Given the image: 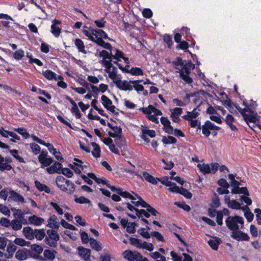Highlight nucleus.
Returning a JSON list of instances; mask_svg holds the SVG:
<instances>
[{"instance_id":"nucleus-1","label":"nucleus","mask_w":261,"mask_h":261,"mask_svg":"<svg viewBox=\"0 0 261 261\" xmlns=\"http://www.w3.org/2000/svg\"><path fill=\"white\" fill-rule=\"evenodd\" d=\"M117 194L124 198H128L132 200L134 206L127 203L126 207L131 212L135 211L136 216L139 218H141L142 220L147 224L148 223V221L144 219L143 217L148 218L150 215L156 216L159 214L155 209L148 205L137 195L135 194L134 196L126 191H121L119 190L117 191Z\"/></svg>"},{"instance_id":"nucleus-2","label":"nucleus","mask_w":261,"mask_h":261,"mask_svg":"<svg viewBox=\"0 0 261 261\" xmlns=\"http://www.w3.org/2000/svg\"><path fill=\"white\" fill-rule=\"evenodd\" d=\"M83 32L91 41L95 42L98 45L109 50L112 49L111 45L109 43L105 42L102 39V38H105L112 40L103 31L88 29L86 28L83 30Z\"/></svg>"},{"instance_id":"nucleus-3","label":"nucleus","mask_w":261,"mask_h":261,"mask_svg":"<svg viewBox=\"0 0 261 261\" xmlns=\"http://www.w3.org/2000/svg\"><path fill=\"white\" fill-rule=\"evenodd\" d=\"M174 65L176 69L179 70L180 77L187 83H191L192 80L189 76V74L191 70L194 69V65L191 62L184 64L181 59L179 58L174 62Z\"/></svg>"},{"instance_id":"nucleus-4","label":"nucleus","mask_w":261,"mask_h":261,"mask_svg":"<svg viewBox=\"0 0 261 261\" xmlns=\"http://www.w3.org/2000/svg\"><path fill=\"white\" fill-rule=\"evenodd\" d=\"M227 227L231 231L244 228V220L243 217L239 216H229L226 221Z\"/></svg>"},{"instance_id":"nucleus-5","label":"nucleus","mask_w":261,"mask_h":261,"mask_svg":"<svg viewBox=\"0 0 261 261\" xmlns=\"http://www.w3.org/2000/svg\"><path fill=\"white\" fill-rule=\"evenodd\" d=\"M140 110L146 115L150 121L155 123H159V116L162 115L160 110L151 105H149L146 108H141Z\"/></svg>"},{"instance_id":"nucleus-6","label":"nucleus","mask_w":261,"mask_h":261,"mask_svg":"<svg viewBox=\"0 0 261 261\" xmlns=\"http://www.w3.org/2000/svg\"><path fill=\"white\" fill-rule=\"evenodd\" d=\"M235 108L239 110V111L243 115L244 119L247 122H256L257 120V115L256 112L253 111L251 109L249 108L241 109L239 107L234 105Z\"/></svg>"},{"instance_id":"nucleus-7","label":"nucleus","mask_w":261,"mask_h":261,"mask_svg":"<svg viewBox=\"0 0 261 261\" xmlns=\"http://www.w3.org/2000/svg\"><path fill=\"white\" fill-rule=\"evenodd\" d=\"M228 178L230 180V185L232 188L231 190L232 194H244L249 195V192L246 187L240 188V182L235 179V176L232 174H228Z\"/></svg>"},{"instance_id":"nucleus-8","label":"nucleus","mask_w":261,"mask_h":261,"mask_svg":"<svg viewBox=\"0 0 261 261\" xmlns=\"http://www.w3.org/2000/svg\"><path fill=\"white\" fill-rule=\"evenodd\" d=\"M199 115V110L194 109L191 112H187V114L184 115L182 117L190 123V125L192 127H195L200 125V122L198 119Z\"/></svg>"},{"instance_id":"nucleus-9","label":"nucleus","mask_w":261,"mask_h":261,"mask_svg":"<svg viewBox=\"0 0 261 261\" xmlns=\"http://www.w3.org/2000/svg\"><path fill=\"white\" fill-rule=\"evenodd\" d=\"M219 164L216 163H211V164L205 163H199L197 165V168L203 174L210 173L214 174L218 170Z\"/></svg>"},{"instance_id":"nucleus-10","label":"nucleus","mask_w":261,"mask_h":261,"mask_svg":"<svg viewBox=\"0 0 261 261\" xmlns=\"http://www.w3.org/2000/svg\"><path fill=\"white\" fill-rule=\"evenodd\" d=\"M57 186L63 191L67 192L69 189L73 191L74 184L69 180H66L64 177L59 176L56 178Z\"/></svg>"},{"instance_id":"nucleus-11","label":"nucleus","mask_w":261,"mask_h":261,"mask_svg":"<svg viewBox=\"0 0 261 261\" xmlns=\"http://www.w3.org/2000/svg\"><path fill=\"white\" fill-rule=\"evenodd\" d=\"M47 237L45 241L48 245L51 247H55L57 242L59 240V236L57 232L53 229H48L47 231Z\"/></svg>"},{"instance_id":"nucleus-12","label":"nucleus","mask_w":261,"mask_h":261,"mask_svg":"<svg viewBox=\"0 0 261 261\" xmlns=\"http://www.w3.org/2000/svg\"><path fill=\"white\" fill-rule=\"evenodd\" d=\"M99 57L102 58V60L100 61V63L105 68L113 65L112 64V54L103 50L99 52Z\"/></svg>"},{"instance_id":"nucleus-13","label":"nucleus","mask_w":261,"mask_h":261,"mask_svg":"<svg viewBox=\"0 0 261 261\" xmlns=\"http://www.w3.org/2000/svg\"><path fill=\"white\" fill-rule=\"evenodd\" d=\"M105 71L108 74V76L115 84L121 77V75L118 74L117 68L113 65L105 69Z\"/></svg>"},{"instance_id":"nucleus-14","label":"nucleus","mask_w":261,"mask_h":261,"mask_svg":"<svg viewBox=\"0 0 261 261\" xmlns=\"http://www.w3.org/2000/svg\"><path fill=\"white\" fill-rule=\"evenodd\" d=\"M231 237L238 241H249L250 237L247 233L244 232L240 229L231 231Z\"/></svg>"},{"instance_id":"nucleus-15","label":"nucleus","mask_w":261,"mask_h":261,"mask_svg":"<svg viewBox=\"0 0 261 261\" xmlns=\"http://www.w3.org/2000/svg\"><path fill=\"white\" fill-rule=\"evenodd\" d=\"M123 255L124 258L128 261H140L141 258V254L140 253L129 250H125Z\"/></svg>"},{"instance_id":"nucleus-16","label":"nucleus","mask_w":261,"mask_h":261,"mask_svg":"<svg viewBox=\"0 0 261 261\" xmlns=\"http://www.w3.org/2000/svg\"><path fill=\"white\" fill-rule=\"evenodd\" d=\"M115 84L119 89L123 91L132 90V81L121 80V77L117 81Z\"/></svg>"},{"instance_id":"nucleus-17","label":"nucleus","mask_w":261,"mask_h":261,"mask_svg":"<svg viewBox=\"0 0 261 261\" xmlns=\"http://www.w3.org/2000/svg\"><path fill=\"white\" fill-rule=\"evenodd\" d=\"M8 201H13L19 203L25 202L23 197L21 195L11 189L9 190Z\"/></svg>"},{"instance_id":"nucleus-18","label":"nucleus","mask_w":261,"mask_h":261,"mask_svg":"<svg viewBox=\"0 0 261 261\" xmlns=\"http://www.w3.org/2000/svg\"><path fill=\"white\" fill-rule=\"evenodd\" d=\"M43 252V248L42 246L34 244L31 247L30 250H29L30 255L34 259H37L39 258V255Z\"/></svg>"},{"instance_id":"nucleus-19","label":"nucleus","mask_w":261,"mask_h":261,"mask_svg":"<svg viewBox=\"0 0 261 261\" xmlns=\"http://www.w3.org/2000/svg\"><path fill=\"white\" fill-rule=\"evenodd\" d=\"M78 254L83 258L84 261H91V250L89 249L85 248L80 246L77 248Z\"/></svg>"},{"instance_id":"nucleus-20","label":"nucleus","mask_w":261,"mask_h":261,"mask_svg":"<svg viewBox=\"0 0 261 261\" xmlns=\"http://www.w3.org/2000/svg\"><path fill=\"white\" fill-rule=\"evenodd\" d=\"M62 168V165L59 162L56 161L52 165L48 167L46 169V172L50 174H53L54 173H61V170Z\"/></svg>"},{"instance_id":"nucleus-21","label":"nucleus","mask_w":261,"mask_h":261,"mask_svg":"<svg viewBox=\"0 0 261 261\" xmlns=\"http://www.w3.org/2000/svg\"><path fill=\"white\" fill-rule=\"evenodd\" d=\"M102 104L108 111L114 113L115 111V107L113 105L112 100L107 96L102 95L101 97Z\"/></svg>"},{"instance_id":"nucleus-22","label":"nucleus","mask_w":261,"mask_h":261,"mask_svg":"<svg viewBox=\"0 0 261 261\" xmlns=\"http://www.w3.org/2000/svg\"><path fill=\"white\" fill-rule=\"evenodd\" d=\"M121 225L126 228V231L130 233H133L136 231V227L137 224L134 222H128V221L125 219H122L120 221Z\"/></svg>"},{"instance_id":"nucleus-23","label":"nucleus","mask_w":261,"mask_h":261,"mask_svg":"<svg viewBox=\"0 0 261 261\" xmlns=\"http://www.w3.org/2000/svg\"><path fill=\"white\" fill-rule=\"evenodd\" d=\"M224 201L227 204L228 206L234 210H242L241 204L239 202H237L236 200L230 199V196L228 195H226L224 196Z\"/></svg>"},{"instance_id":"nucleus-24","label":"nucleus","mask_w":261,"mask_h":261,"mask_svg":"<svg viewBox=\"0 0 261 261\" xmlns=\"http://www.w3.org/2000/svg\"><path fill=\"white\" fill-rule=\"evenodd\" d=\"M170 111L171 113V117L172 120L174 122L178 123L180 121L179 116L182 113V110L179 108H175L172 109H170Z\"/></svg>"},{"instance_id":"nucleus-25","label":"nucleus","mask_w":261,"mask_h":261,"mask_svg":"<svg viewBox=\"0 0 261 261\" xmlns=\"http://www.w3.org/2000/svg\"><path fill=\"white\" fill-rule=\"evenodd\" d=\"M47 226L51 228H58L60 226V223L57 217L53 215L47 220Z\"/></svg>"},{"instance_id":"nucleus-26","label":"nucleus","mask_w":261,"mask_h":261,"mask_svg":"<svg viewBox=\"0 0 261 261\" xmlns=\"http://www.w3.org/2000/svg\"><path fill=\"white\" fill-rule=\"evenodd\" d=\"M29 223L35 226H40L44 222V220L42 218L36 215L30 216L28 218Z\"/></svg>"},{"instance_id":"nucleus-27","label":"nucleus","mask_w":261,"mask_h":261,"mask_svg":"<svg viewBox=\"0 0 261 261\" xmlns=\"http://www.w3.org/2000/svg\"><path fill=\"white\" fill-rule=\"evenodd\" d=\"M117 65L119 66V68L122 71H126L125 68L122 67L120 65L117 64ZM128 73L131 74L133 75H143V72L142 70L139 67L132 68L129 71H127Z\"/></svg>"},{"instance_id":"nucleus-28","label":"nucleus","mask_w":261,"mask_h":261,"mask_svg":"<svg viewBox=\"0 0 261 261\" xmlns=\"http://www.w3.org/2000/svg\"><path fill=\"white\" fill-rule=\"evenodd\" d=\"M207 243L213 250H217L218 246L221 243V240L216 237H211Z\"/></svg>"},{"instance_id":"nucleus-29","label":"nucleus","mask_w":261,"mask_h":261,"mask_svg":"<svg viewBox=\"0 0 261 261\" xmlns=\"http://www.w3.org/2000/svg\"><path fill=\"white\" fill-rule=\"evenodd\" d=\"M15 258L20 261L25 260L27 257V250L26 249H20L16 251Z\"/></svg>"},{"instance_id":"nucleus-30","label":"nucleus","mask_w":261,"mask_h":261,"mask_svg":"<svg viewBox=\"0 0 261 261\" xmlns=\"http://www.w3.org/2000/svg\"><path fill=\"white\" fill-rule=\"evenodd\" d=\"M16 250V247L15 245L12 243L9 244L7 247V253L5 254V257L8 259L12 258Z\"/></svg>"},{"instance_id":"nucleus-31","label":"nucleus","mask_w":261,"mask_h":261,"mask_svg":"<svg viewBox=\"0 0 261 261\" xmlns=\"http://www.w3.org/2000/svg\"><path fill=\"white\" fill-rule=\"evenodd\" d=\"M112 57L114 59H117L118 61H120L121 59H122L124 61L128 64V59L123 56V54L121 51L116 49L114 50L113 53H112Z\"/></svg>"},{"instance_id":"nucleus-32","label":"nucleus","mask_w":261,"mask_h":261,"mask_svg":"<svg viewBox=\"0 0 261 261\" xmlns=\"http://www.w3.org/2000/svg\"><path fill=\"white\" fill-rule=\"evenodd\" d=\"M89 243L91 247L96 251H100L102 249V244L92 238H90Z\"/></svg>"},{"instance_id":"nucleus-33","label":"nucleus","mask_w":261,"mask_h":261,"mask_svg":"<svg viewBox=\"0 0 261 261\" xmlns=\"http://www.w3.org/2000/svg\"><path fill=\"white\" fill-rule=\"evenodd\" d=\"M140 176L153 185H156L158 183V178H155L147 172H143Z\"/></svg>"},{"instance_id":"nucleus-34","label":"nucleus","mask_w":261,"mask_h":261,"mask_svg":"<svg viewBox=\"0 0 261 261\" xmlns=\"http://www.w3.org/2000/svg\"><path fill=\"white\" fill-rule=\"evenodd\" d=\"M35 230H33L30 227H25L23 229V233L25 238L28 239L32 240L34 239Z\"/></svg>"},{"instance_id":"nucleus-35","label":"nucleus","mask_w":261,"mask_h":261,"mask_svg":"<svg viewBox=\"0 0 261 261\" xmlns=\"http://www.w3.org/2000/svg\"><path fill=\"white\" fill-rule=\"evenodd\" d=\"M35 185L37 189L40 192H45L46 193H49L50 192V189L48 187L38 180L35 181Z\"/></svg>"},{"instance_id":"nucleus-36","label":"nucleus","mask_w":261,"mask_h":261,"mask_svg":"<svg viewBox=\"0 0 261 261\" xmlns=\"http://www.w3.org/2000/svg\"><path fill=\"white\" fill-rule=\"evenodd\" d=\"M242 210L244 212V216L246 219L247 220L248 222H251L253 219V214L250 211L248 207L246 206H243L242 208Z\"/></svg>"},{"instance_id":"nucleus-37","label":"nucleus","mask_w":261,"mask_h":261,"mask_svg":"<svg viewBox=\"0 0 261 261\" xmlns=\"http://www.w3.org/2000/svg\"><path fill=\"white\" fill-rule=\"evenodd\" d=\"M87 175L90 178L94 179L97 183L101 184L102 185H108L107 180L104 177L98 178L93 173H88Z\"/></svg>"},{"instance_id":"nucleus-38","label":"nucleus","mask_w":261,"mask_h":261,"mask_svg":"<svg viewBox=\"0 0 261 261\" xmlns=\"http://www.w3.org/2000/svg\"><path fill=\"white\" fill-rule=\"evenodd\" d=\"M142 82V80L132 81V90L134 88L138 92L143 91L144 90V87L140 84Z\"/></svg>"},{"instance_id":"nucleus-39","label":"nucleus","mask_w":261,"mask_h":261,"mask_svg":"<svg viewBox=\"0 0 261 261\" xmlns=\"http://www.w3.org/2000/svg\"><path fill=\"white\" fill-rule=\"evenodd\" d=\"M150 228L147 226L146 228H141L138 230V232L143 238L149 239L151 237V233H149L148 230Z\"/></svg>"},{"instance_id":"nucleus-40","label":"nucleus","mask_w":261,"mask_h":261,"mask_svg":"<svg viewBox=\"0 0 261 261\" xmlns=\"http://www.w3.org/2000/svg\"><path fill=\"white\" fill-rule=\"evenodd\" d=\"M43 76L49 80H55L57 77V74L50 70H46L42 72Z\"/></svg>"},{"instance_id":"nucleus-41","label":"nucleus","mask_w":261,"mask_h":261,"mask_svg":"<svg viewBox=\"0 0 261 261\" xmlns=\"http://www.w3.org/2000/svg\"><path fill=\"white\" fill-rule=\"evenodd\" d=\"M34 238H36L38 240H42L45 237V230L43 229H35V232L34 233Z\"/></svg>"},{"instance_id":"nucleus-42","label":"nucleus","mask_w":261,"mask_h":261,"mask_svg":"<svg viewBox=\"0 0 261 261\" xmlns=\"http://www.w3.org/2000/svg\"><path fill=\"white\" fill-rule=\"evenodd\" d=\"M56 253L55 251L49 249L45 250L43 252L44 257L50 260H53L55 258Z\"/></svg>"},{"instance_id":"nucleus-43","label":"nucleus","mask_w":261,"mask_h":261,"mask_svg":"<svg viewBox=\"0 0 261 261\" xmlns=\"http://www.w3.org/2000/svg\"><path fill=\"white\" fill-rule=\"evenodd\" d=\"M74 44L79 49V51L86 53L85 45L81 39H76L74 41Z\"/></svg>"},{"instance_id":"nucleus-44","label":"nucleus","mask_w":261,"mask_h":261,"mask_svg":"<svg viewBox=\"0 0 261 261\" xmlns=\"http://www.w3.org/2000/svg\"><path fill=\"white\" fill-rule=\"evenodd\" d=\"M91 145L93 147V150L92 151L93 155L95 158H99L100 156V150L98 145L95 142H92Z\"/></svg>"},{"instance_id":"nucleus-45","label":"nucleus","mask_w":261,"mask_h":261,"mask_svg":"<svg viewBox=\"0 0 261 261\" xmlns=\"http://www.w3.org/2000/svg\"><path fill=\"white\" fill-rule=\"evenodd\" d=\"M162 141L164 144H174L176 142V139L171 136H168L167 137H163L162 139Z\"/></svg>"},{"instance_id":"nucleus-46","label":"nucleus","mask_w":261,"mask_h":261,"mask_svg":"<svg viewBox=\"0 0 261 261\" xmlns=\"http://www.w3.org/2000/svg\"><path fill=\"white\" fill-rule=\"evenodd\" d=\"M130 243L138 248H142L143 242L138 239L132 238L129 240Z\"/></svg>"},{"instance_id":"nucleus-47","label":"nucleus","mask_w":261,"mask_h":261,"mask_svg":"<svg viewBox=\"0 0 261 261\" xmlns=\"http://www.w3.org/2000/svg\"><path fill=\"white\" fill-rule=\"evenodd\" d=\"M11 226L13 229L18 230L22 228V224L21 222L18 220H13L11 222Z\"/></svg>"},{"instance_id":"nucleus-48","label":"nucleus","mask_w":261,"mask_h":261,"mask_svg":"<svg viewBox=\"0 0 261 261\" xmlns=\"http://www.w3.org/2000/svg\"><path fill=\"white\" fill-rule=\"evenodd\" d=\"M51 32L56 37H58L61 33V29L58 26L55 25V24H52L51 25Z\"/></svg>"},{"instance_id":"nucleus-49","label":"nucleus","mask_w":261,"mask_h":261,"mask_svg":"<svg viewBox=\"0 0 261 261\" xmlns=\"http://www.w3.org/2000/svg\"><path fill=\"white\" fill-rule=\"evenodd\" d=\"M10 189L5 188L3 189H1L0 190V198L6 200V199H8V197L9 196V190Z\"/></svg>"},{"instance_id":"nucleus-50","label":"nucleus","mask_w":261,"mask_h":261,"mask_svg":"<svg viewBox=\"0 0 261 261\" xmlns=\"http://www.w3.org/2000/svg\"><path fill=\"white\" fill-rule=\"evenodd\" d=\"M142 133L148 135L151 138H153L155 136V132L153 130H150L146 127L142 126Z\"/></svg>"},{"instance_id":"nucleus-51","label":"nucleus","mask_w":261,"mask_h":261,"mask_svg":"<svg viewBox=\"0 0 261 261\" xmlns=\"http://www.w3.org/2000/svg\"><path fill=\"white\" fill-rule=\"evenodd\" d=\"M14 130L22 135L24 139H28L30 136L29 133L23 128L18 127L17 128H14Z\"/></svg>"},{"instance_id":"nucleus-52","label":"nucleus","mask_w":261,"mask_h":261,"mask_svg":"<svg viewBox=\"0 0 261 261\" xmlns=\"http://www.w3.org/2000/svg\"><path fill=\"white\" fill-rule=\"evenodd\" d=\"M30 147L32 151L35 154H38L40 152L41 148L40 146L36 143H30Z\"/></svg>"},{"instance_id":"nucleus-53","label":"nucleus","mask_w":261,"mask_h":261,"mask_svg":"<svg viewBox=\"0 0 261 261\" xmlns=\"http://www.w3.org/2000/svg\"><path fill=\"white\" fill-rule=\"evenodd\" d=\"M56 81L58 82L57 85L58 86L65 89L67 87V85L66 83L63 81V78L61 75H58L57 77L56 78Z\"/></svg>"},{"instance_id":"nucleus-54","label":"nucleus","mask_w":261,"mask_h":261,"mask_svg":"<svg viewBox=\"0 0 261 261\" xmlns=\"http://www.w3.org/2000/svg\"><path fill=\"white\" fill-rule=\"evenodd\" d=\"M24 52L21 49H19L15 51L13 55L14 58L17 60L21 59L24 57Z\"/></svg>"},{"instance_id":"nucleus-55","label":"nucleus","mask_w":261,"mask_h":261,"mask_svg":"<svg viewBox=\"0 0 261 261\" xmlns=\"http://www.w3.org/2000/svg\"><path fill=\"white\" fill-rule=\"evenodd\" d=\"M50 204L53 207L59 215H62L63 214L64 212L63 208L60 207L57 203L52 201L50 203Z\"/></svg>"},{"instance_id":"nucleus-56","label":"nucleus","mask_w":261,"mask_h":261,"mask_svg":"<svg viewBox=\"0 0 261 261\" xmlns=\"http://www.w3.org/2000/svg\"><path fill=\"white\" fill-rule=\"evenodd\" d=\"M14 242L15 244L21 246H28V244H30V242H27L23 239L18 238H16Z\"/></svg>"},{"instance_id":"nucleus-57","label":"nucleus","mask_w":261,"mask_h":261,"mask_svg":"<svg viewBox=\"0 0 261 261\" xmlns=\"http://www.w3.org/2000/svg\"><path fill=\"white\" fill-rule=\"evenodd\" d=\"M61 173H62L64 175L69 178L71 177L73 175L72 171L67 168H62Z\"/></svg>"},{"instance_id":"nucleus-58","label":"nucleus","mask_w":261,"mask_h":261,"mask_svg":"<svg viewBox=\"0 0 261 261\" xmlns=\"http://www.w3.org/2000/svg\"><path fill=\"white\" fill-rule=\"evenodd\" d=\"M10 153L13 155L16 159H17L19 162L22 163L24 162L23 159L21 158L18 154V152L17 150L13 149L10 151Z\"/></svg>"},{"instance_id":"nucleus-59","label":"nucleus","mask_w":261,"mask_h":261,"mask_svg":"<svg viewBox=\"0 0 261 261\" xmlns=\"http://www.w3.org/2000/svg\"><path fill=\"white\" fill-rule=\"evenodd\" d=\"M158 180L161 181L162 184L168 187H171L173 185V182L169 181L168 180V177L167 176L164 177L161 179L158 178Z\"/></svg>"},{"instance_id":"nucleus-60","label":"nucleus","mask_w":261,"mask_h":261,"mask_svg":"<svg viewBox=\"0 0 261 261\" xmlns=\"http://www.w3.org/2000/svg\"><path fill=\"white\" fill-rule=\"evenodd\" d=\"M250 232L253 237H257L258 235V231L257 227L253 224L250 226Z\"/></svg>"},{"instance_id":"nucleus-61","label":"nucleus","mask_w":261,"mask_h":261,"mask_svg":"<svg viewBox=\"0 0 261 261\" xmlns=\"http://www.w3.org/2000/svg\"><path fill=\"white\" fill-rule=\"evenodd\" d=\"M142 248L145 249L149 251H151L153 250V246L151 243L144 241L143 242Z\"/></svg>"},{"instance_id":"nucleus-62","label":"nucleus","mask_w":261,"mask_h":261,"mask_svg":"<svg viewBox=\"0 0 261 261\" xmlns=\"http://www.w3.org/2000/svg\"><path fill=\"white\" fill-rule=\"evenodd\" d=\"M53 162V159L51 158H47L43 162L41 163V167L44 168L45 167H46L47 168L48 167H49L50 166Z\"/></svg>"},{"instance_id":"nucleus-63","label":"nucleus","mask_w":261,"mask_h":261,"mask_svg":"<svg viewBox=\"0 0 261 261\" xmlns=\"http://www.w3.org/2000/svg\"><path fill=\"white\" fill-rule=\"evenodd\" d=\"M81 237L83 243L87 244L89 242L90 243V238L86 232L82 231L81 233Z\"/></svg>"},{"instance_id":"nucleus-64","label":"nucleus","mask_w":261,"mask_h":261,"mask_svg":"<svg viewBox=\"0 0 261 261\" xmlns=\"http://www.w3.org/2000/svg\"><path fill=\"white\" fill-rule=\"evenodd\" d=\"M204 124H205V127H207L211 130H218L219 129L218 126H217L210 121H206Z\"/></svg>"}]
</instances>
